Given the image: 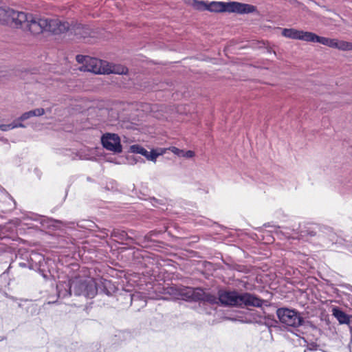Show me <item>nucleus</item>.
Masks as SVG:
<instances>
[{
	"label": "nucleus",
	"mask_w": 352,
	"mask_h": 352,
	"mask_svg": "<svg viewBox=\"0 0 352 352\" xmlns=\"http://www.w3.org/2000/svg\"><path fill=\"white\" fill-rule=\"evenodd\" d=\"M69 33L74 34L78 38H85L90 36L92 32L88 26L72 21L69 28Z\"/></svg>",
	"instance_id": "obj_12"
},
{
	"label": "nucleus",
	"mask_w": 352,
	"mask_h": 352,
	"mask_svg": "<svg viewBox=\"0 0 352 352\" xmlns=\"http://www.w3.org/2000/svg\"><path fill=\"white\" fill-rule=\"evenodd\" d=\"M309 32H310L298 30L294 28H285L282 31V35L289 38L308 42Z\"/></svg>",
	"instance_id": "obj_14"
},
{
	"label": "nucleus",
	"mask_w": 352,
	"mask_h": 352,
	"mask_svg": "<svg viewBox=\"0 0 352 352\" xmlns=\"http://www.w3.org/2000/svg\"><path fill=\"white\" fill-rule=\"evenodd\" d=\"M198 288L184 286L182 285H173L165 288L166 294L177 300H183L188 302L198 301Z\"/></svg>",
	"instance_id": "obj_4"
},
{
	"label": "nucleus",
	"mask_w": 352,
	"mask_h": 352,
	"mask_svg": "<svg viewBox=\"0 0 352 352\" xmlns=\"http://www.w3.org/2000/svg\"><path fill=\"white\" fill-rule=\"evenodd\" d=\"M16 14H22L24 15L23 19L19 16L14 20V24L16 28H21L24 30L30 31L32 34H39L46 32L47 18L35 16L23 12L16 11Z\"/></svg>",
	"instance_id": "obj_2"
},
{
	"label": "nucleus",
	"mask_w": 352,
	"mask_h": 352,
	"mask_svg": "<svg viewBox=\"0 0 352 352\" xmlns=\"http://www.w3.org/2000/svg\"><path fill=\"white\" fill-rule=\"evenodd\" d=\"M101 142L104 148L114 153H121L122 146L120 137L115 133H106L102 135Z\"/></svg>",
	"instance_id": "obj_9"
},
{
	"label": "nucleus",
	"mask_w": 352,
	"mask_h": 352,
	"mask_svg": "<svg viewBox=\"0 0 352 352\" xmlns=\"http://www.w3.org/2000/svg\"><path fill=\"white\" fill-rule=\"evenodd\" d=\"M199 7L202 5L205 6V3L202 1H199Z\"/></svg>",
	"instance_id": "obj_37"
},
{
	"label": "nucleus",
	"mask_w": 352,
	"mask_h": 352,
	"mask_svg": "<svg viewBox=\"0 0 352 352\" xmlns=\"http://www.w3.org/2000/svg\"><path fill=\"white\" fill-rule=\"evenodd\" d=\"M131 151L134 153L141 154L143 156H144L146 158L147 157L148 151L145 149L144 147L138 145V144H134L131 146L130 148Z\"/></svg>",
	"instance_id": "obj_20"
},
{
	"label": "nucleus",
	"mask_w": 352,
	"mask_h": 352,
	"mask_svg": "<svg viewBox=\"0 0 352 352\" xmlns=\"http://www.w3.org/2000/svg\"><path fill=\"white\" fill-rule=\"evenodd\" d=\"M206 8L210 12H236L241 14L252 13L256 10V7L252 5L242 3L236 1L227 3L212 1L208 6H207Z\"/></svg>",
	"instance_id": "obj_3"
},
{
	"label": "nucleus",
	"mask_w": 352,
	"mask_h": 352,
	"mask_svg": "<svg viewBox=\"0 0 352 352\" xmlns=\"http://www.w3.org/2000/svg\"><path fill=\"white\" fill-rule=\"evenodd\" d=\"M57 294L59 298H65L72 296V279L59 281L56 285Z\"/></svg>",
	"instance_id": "obj_15"
},
{
	"label": "nucleus",
	"mask_w": 352,
	"mask_h": 352,
	"mask_svg": "<svg viewBox=\"0 0 352 352\" xmlns=\"http://www.w3.org/2000/svg\"><path fill=\"white\" fill-rule=\"evenodd\" d=\"M71 23L58 19L47 18L46 32L54 35H59L67 32H69Z\"/></svg>",
	"instance_id": "obj_8"
},
{
	"label": "nucleus",
	"mask_w": 352,
	"mask_h": 352,
	"mask_svg": "<svg viewBox=\"0 0 352 352\" xmlns=\"http://www.w3.org/2000/svg\"><path fill=\"white\" fill-rule=\"evenodd\" d=\"M0 129L3 131H7L13 129V126L11 124H0Z\"/></svg>",
	"instance_id": "obj_32"
},
{
	"label": "nucleus",
	"mask_w": 352,
	"mask_h": 352,
	"mask_svg": "<svg viewBox=\"0 0 352 352\" xmlns=\"http://www.w3.org/2000/svg\"><path fill=\"white\" fill-rule=\"evenodd\" d=\"M329 39V38L319 36L316 35V34L310 32L308 42L319 43L324 45H327V44H328L327 43H328Z\"/></svg>",
	"instance_id": "obj_19"
},
{
	"label": "nucleus",
	"mask_w": 352,
	"mask_h": 352,
	"mask_svg": "<svg viewBox=\"0 0 352 352\" xmlns=\"http://www.w3.org/2000/svg\"><path fill=\"white\" fill-rule=\"evenodd\" d=\"M207 300L210 301L211 303H213L217 302V298L214 297H208L207 298Z\"/></svg>",
	"instance_id": "obj_35"
},
{
	"label": "nucleus",
	"mask_w": 352,
	"mask_h": 352,
	"mask_svg": "<svg viewBox=\"0 0 352 352\" xmlns=\"http://www.w3.org/2000/svg\"><path fill=\"white\" fill-rule=\"evenodd\" d=\"M33 117L31 111L23 113L20 117L18 118V120L25 121L30 118Z\"/></svg>",
	"instance_id": "obj_24"
},
{
	"label": "nucleus",
	"mask_w": 352,
	"mask_h": 352,
	"mask_svg": "<svg viewBox=\"0 0 352 352\" xmlns=\"http://www.w3.org/2000/svg\"><path fill=\"white\" fill-rule=\"evenodd\" d=\"M0 189H1V190L6 191L5 188H3V187H1V186H0Z\"/></svg>",
	"instance_id": "obj_39"
},
{
	"label": "nucleus",
	"mask_w": 352,
	"mask_h": 352,
	"mask_svg": "<svg viewBox=\"0 0 352 352\" xmlns=\"http://www.w3.org/2000/svg\"><path fill=\"white\" fill-rule=\"evenodd\" d=\"M33 117L34 116H41L45 113V110L43 108H37L33 110H31Z\"/></svg>",
	"instance_id": "obj_27"
},
{
	"label": "nucleus",
	"mask_w": 352,
	"mask_h": 352,
	"mask_svg": "<svg viewBox=\"0 0 352 352\" xmlns=\"http://www.w3.org/2000/svg\"><path fill=\"white\" fill-rule=\"evenodd\" d=\"M23 121L18 120V118L10 123L13 126V129L15 128H25V125L23 124Z\"/></svg>",
	"instance_id": "obj_28"
},
{
	"label": "nucleus",
	"mask_w": 352,
	"mask_h": 352,
	"mask_svg": "<svg viewBox=\"0 0 352 352\" xmlns=\"http://www.w3.org/2000/svg\"><path fill=\"white\" fill-rule=\"evenodd\" d=\"M103 63L101 60L91 56L88 57L86 65L80 67V69L84 72H90L94 74H104V73H117L124 74L126 69L122 68L121 72L110 70L108 72L104 68L102 67Z\"/></svg>",
	"instance_id": "obj_7"
},
{
	"label": "nucleus",
	"mask_w": 352,
	"mask_h": 352,
	"mask_svg": "<svg viewBox=\"0 0 352 352\" xmlns=\"http://www.w3.org/2000/svg\"><path fill=\"white\" fill-rule=\"evenodd\" d=\"M72 293L75 296H84L92 298L97 294L96 281L83 280L77 277L72 279Z\"/></svg>",
	"instance_id": "obj_5"
},
{
	"label": "nucleus",
	"mask_w": 352,
	"mask_h": 352,
	"mask_svg": "<svg viewBox=\"0 0 352 352\" xmlns=\"http://www.w3.org/2000/svg\"><path fill=\"white\" fill-rule=\"evenodd\" d=\"M337 42L338 39L335 38H329L328 41V44H327L326 46H328L329 47L336 48L337 47Z\"/></svg>",
	"instance_id": "obj_31"
},
{
	"label": "nucleus",
	"mask_w": 352,
	"mask_h": 352,
	"mask_svg": "<svg viewBox=\"0 0 352 352\" xmlns=\"http://www.w3.org/2000/svg\"><path fill=\"white\" fill-rule=\"evenodd\" d=\"M159 156V153H157L154 150H152L151 152L148 153L146 159L151 161H155L157 158V157Z\"/></svg>",
	"instance_id": "obj_25"
},
{
	"label": "nucleus",
	"mask_w": 352,
	"mask_h": 352,
	"mask_svg": "<svg viewBox=\"0 0 352 352\" xmlns=\"http://www.w3.org/2000/svg\"><path fill=\"white\" fill-rule=\"evenodd\" d=\"M218 300L224 306H252L260 307L263 300L250 293L235 291H219Z\"/></svg>",
	"instance_id": "obj_1"
},
{
	"label": "nucleus",
	"mask_w": 352,
	"mask_h": 352,
	"mask_svg": "<svg viewBox=\"0 0 352 352\" xmlns=\"http://www.w3.org/2000/svg\"><path fill=\"white\" fill-rule=\"evenodd\" d=\"M185 3L192 6H197L198 1L197 0H182Z\"/></svg>",
	"instance_id": "obj_33"
},
{
	"label": "nucleus",
	"mask_w": 352,
	"mask_h": 352,
	"mask_svg": "<svg viewBox=\"0 0 352 352\" xmlns=\"http://www.w3.org/2000/svg\"><path fill=\"white\" fill-rule=\"evenodd\" d=\"M107 231H108V230H107V229L104 228V229H102L100 232H101L102 234H104L107 235V234H108Z\"/></svg>",
	"instance_id": "obj_36"
},
{
	"label": "nucleus",
	"mask_w": 352,
	"mask_h": 352,
	"mask_svg": "<svg viewBox=\"0 0 352 352\" xmlns=\"http://www.w3.org/2000/svg\"><path fill=\"white\" fill-rule=\"evenodd\" d=\"M89 56H84L81 54H78L76 57V60L78 63L83 65H86V62L88 59Z\"/></svg>",
	"instance_id": "obj_23"
},
{
	"label": "nucleus",
	"mask_w": 352,
	"mask_h": 352,
	"mask_svg": "<svg viewBox=\"0 0 352 352\" xmlns=\"http://www.w3.org/2000/svg\"><path fill=\"white\" fill-rule=\"evenodd\" d=\"M195 155V152L192 151H187L185 152L184 156L186 158H190Z\"/></svg>",
	"instance_id": "obj_34"
},
{
	"label": "nucleus",
	"mask_w": 352,
	"mask_h": 352,
	"mask_svg": "<svg viewBox=\"0 0 352 352\" xmlns=\"http://www.w3.org/2000/svg\"><path fill=\"white\" fill-rule=\"evenodd\" d=\"M16 10L10 8L0 7V22L3 24L13 25V21L17 19L14 17L19 16L21 19H23L24 15L16 14Z\"/></svg>",
	"instance_id": "obj_10"
},
{
	"label": "nucleus",
	"mask_w": 352,
	"mask_h": 352,
	"mask_svg": "<svg viewBox=\"0 0 352 352\" xmlns=\"http://www.w3.org/2000/svg\"><path fill=\"white\" fill-rule=\"evenodd\" d=\"M332 315L338 320L340 324H350L351 317L338 307L332 308Z\"/></svg>",
	"instance_id": "obj_17"
},
{
	"label": "nucleus",
	"mask_w": 352,
	"mask_h": 352,
	"mask_svg": "<svg viewBox=\"0 0 352 352\" xmlns=\"http://www.w3.org/2000/svg\"><path fill=\"white\" fill-rule=\"evenodd\" d=\"M33 117L34 116H41L45 113V110L43 108H37L33 110H31Z\"/></svg>",
	"instance_id": "obj_26"
},
{
	"label": "nucleus",
	"mask_w": 352,
	"mask_h": 352,
	"mask_svg": "<svg viewBox=\"0 0 352 352\" xmlns=\"http://www.w3.org/2000/svg\"><path fill=\"white\" fill-rule=\"evenodd\" d=\"M350 331H351V338H352V324L350 326Z\"/></svg>",
	"instance_id": "obj_38"
},
{
	"label": "nucleus",
	"mask_w": 352,
	"mask_h": 352,
	"mask_svg": "<svg viewBox=\"0 0 352 352\" xmlns=\"http://www.w3.org/2000/svg\"><path fill=\"white\" fill-rule=\"evenodd\" d=\"M97 294H104L108 296H112L118 290L116 285L109 280L100 278L96 281Z\"/></svg>",
	"instance_id": "obj_11"
},
{
	"label": "nucleus",
	"mask_w": 352,
	"mask_h": 352,
	"mask_svg": "<svg viewBox=\"0 0 352 352\" xmlns=\"http://www.w3.org/2000/svg\"><path fill=\"white\" fill-rule=\"evenodd\" d=\"M336 49L342 51L352 50V43L338 40Z\"/></svg>",
	"instance_id": "obj_21"
},
{
	"label": "nucleus",
	"mask_w": 352,
	"mask_h": 352,
	"mask_svg": "<svg viewBox=\"0 0 352 352\" xmlns=\"http://www.w3.org/2000/svg\"><path fill=\"white\" fill-rule=\"evenodd\" d=\"M140 199H146V198H144V197H140Z\"/></svg>",
	"instance_id": "obj_40"
},
{
	"label": "nucleus",
	"mask_w": 352,
	"mask_h": 352,
	"mask_svg": "<svg viewBox=\"0 0 352 352\" xmlns=\"http://www.w3.org/2000/svg\"><path fill=\"white\" fill-rule=\"evenodd\" d=\"M111 235L121 241H129L133 242L134 240L133 237L128 235L126 231L119 229H113L111 231Z\"/></svg>",
	"instance_id": "obj_18"
},
{
	"label": "nucleus",
	"mask_w": 352,
	"mask_h": 352,
	"mask_svg": "<svg viewBox=\"0 0 352 352\" xmlns=\"http://www.w3.org/2000/svg\"><path fill=\"white\" fill-rule=\"evenodd\" d=\"M143 252L139 249H137L135 251L133 252V257L135 258H142V260H144L145 255L142 254Z\"/></svg>",
	"instance_id": "obj_29"
},
{
	"label": "nucleus",
	"mask_w": 352,
	"mask_h": 352,
	"mask_svg": "<svg viewBox=\"0 0 352 352\" xmlns=\"http://www.w3.org/2000/svg\"><path fill=\"white\" fill-rule=\"evenodd\" d=\"M129 297L130 298V301H131V304L138 300H141V301H142V303H143L142 306L146 305V300L141 298V294L140 293L130 294L129 296Z\"/></svg>",
	"instance_id": "obj_22"
},
{
	"label": "nucleus",
	"mask_w": 352,
	"mask_h": 352,
	"mask_svg": "<svg viewBox=\"0 0 352 352\" xmlns=\"http://www.w3.org/2000/svg\"><path fill=\"white\" fill-rule=\"evenodd\" d=\"M276 314L280 322L287 326L298 327L303 322L300 314L294 309L280 308L277 309Z\"/></svg>",
	"instance_id": "obj_6"
},
{
	"label": "nucleus",
	"mask_w": 352,
	"mask_h": 352,
	"mask_svg": "<svg viewBox=\"0 0 352 352\" xmlns=\"http://www.w3.org/2000/svg\"><path fill=\"white\" fill-rule=\"evenodd\" d=\"M160 233V232L152 230L144 235L142 239H140V243L144 248H150L153 250L160 248L162 243L153 239V237L157 236Z\"/></svg>",
	"instance_id": "obj_13"
},
{
	"label": "nucleus",
	"mask_w": 352,
	"mask_h": 352,
	"mask_svg": "<svg viewBox=\"0 0 352 352\" xmlns=\"http://www.w3.org/2000/svg\"><path fill=\"white\" fill-rule=\"evenodd\" d=\"M148 200L151 201L152 205L155 207H157L158 205H162L163 204L162 200L157 199L153 197H149Z\"/></svg>",
	"instance_id": "obj_30"
},
{
	"label": "nucleus",
	"mask_w": 352,
	"mask_h": 352,
	"mask_svg": "<svg viewBox=\"0 0 352 352\" xmlns=\"http://www.w3.org/2000/svg\"><path fill=\"white\" fill-rule=\"evenodd\" d=\"M326 235L321 236L322 245L326 248H331L333 245L338 243L340 240L336 234L331 228H325Z\"/></svg>",
	"instance_id": "obj_16"
}]
</instances>
